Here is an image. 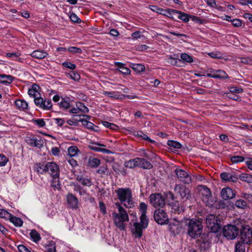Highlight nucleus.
<instances>
[{
  "label": "nucleus",
  "mask_w": 252,
  "mask_h": 252,
  "mask_svg": "<svg viewBox=\"0 0 252 252\" xmlns=\"http://www.w3.org/2000/svg\"><path fill=\"white\" fill-rule=\"evenodd\" d=\"M100 164V160L97 158L90 157L88 160V165L93 168L97 167Z\"/></svg>",
  "instance_id": "32"
},
{
  "label": "nucleus",
  "mask_w": 252,
  "mask_h": 252,
  "mask_svg": "<svg viewBox=\"0 0 252 252\" xmlns=\"http://www.w3.org/2000/svg\"><path fill=\"white\" fill-rule=\"evenodd\" d=\"M245 158L242 156H233L231 158V161L234 163H238L242 162L244 160Z\"/></svg>",
  "instance_id": "48"
},
{
  "label": "nucleus",
  "mask_w": 252,
  "mask_h": 252,
  "mask_svg": "<svg viewBox=\"0 0 252 252\" xmlns=\"http://www.w3.org/2000/svg\"><path fill=\"white\" fill-rule=\"evenodd\" d=\"M241 243L249 244L252 242V228L249 225H243L240 230Z\"/></svg>",
  "instance_id": "6"
},
{
  "label": "nucleus",
  "mask_w": 252,
  "mask_h": 252,
  "mask_svg": "<svg viewBox=\"0 0 252 252\" xmlns=\"http://www.w3.org/2000/svg\"><path fill=\"white\" fill-rule=\"evenodd\" d=\"M101 147H104L105 146L102 144H99L98 143H93L89 145V148L95 152H102L103 153L105 154H111L112 153V152L110 151L109 150L102 148Z\"/></svg>",
  "instance_id": "16"
},
{
  "label": "nucleus",
  "mask_w": 252,
  "mask_h": 252,
  "mask_svg": "<svg viewBox=\"0 0 252 252\" xmlns=\"http://www.w3.org/2000/svg\"><path fill=\"white\" fill-rule=\"evenodd\" d=\"M136 135L138 137H140L142 139L148 140L150 143H154L155 142L154 140L151 139L146 134H144L141 131H137Z\"/></svg>",
  "instance_id": "44"
},
{
  "label": "nucleus",
  "mask_w": 252,
  "mask_h": 252,
  "mask_svg": "<svg viewBox=\"0 0 252 252\" xmlns=\"http://www.w3.org/2000/svg\"><path fill=\"white\" fill-rule=\"evenodd\" d=\"M112 168L117 173H122L124 169L121 167L120 165L116 162H114L112 164Z\"/></svg>",
  "instance_id": "46"
},
{
  "label": "nucleus",
  "mask_w": 252,
  "mask_h": 252,
  "mask_svg": "<svg viewBox=\"0 0 252 252\" xmlns=\"http://www.w3.org/2000/svg\"><path fill=\"white\" fill-rule=\"evenodd\" d=\"M69 18L70 20L74 23H80L81 21V19L74 13H72L70 15Z\"/></svg>",
  "instance_id": "57"
},
{
  "label": "nucleus",
  "mask_w": 252,
  "mask_h": 252,
  "mask_svg": "<svg viewBox=\"0 0 252 252\" xmlns=\"http://www.w3.org/2000/svg\"><path fill=\"white\" fill-rule=\"evenodd\" d=\"M0 83L8 85L11 84L14 80V77L11 75H7L5 74H0Z\"/></svg>",
  "instance_id": "23"
},
{
  "label": "nucleus",
  "mask_w": 252,
  "mask_h": 252,
  "mask_svg": "<svg viewBox=\"0 0 252 252\" xmlns=\"http://www.w3.org/2000/svg\"><path fill=\"white\" fill-rule=\"evenodd\" d=\"M175 173L178 179L184 184H189L191 182L192 179L190 175L186 171L180 168H176Z\"/></svg>",
  "instance_id": "10"
},
{
  "label": "nucleus",
  "mask_w": 252,
  "mask_h": 252,
  "mask_svg": "<svg viewBox=\"0 0 252 252\" xmlns=\"http://www.w3.org/2000/svg\"><path fill=\"white\" fill-rule=\"evenodd\" d=\"M175 12L176 14L179 15L178 18L184 22L188 23L189 21L190 14H187L179 10Z\"/></svg>",
  "instance_id": "30"
},
{
  "label": "nucleus",
  "mask_w": 252,
  "mask_h": 252,
  "mask_svg": "<svg viewBox=\"0 0 252 252\" xmlns=\"http://www.w3.org/2000/svg\"><path fill=\"white\" fill-rule=\"evenodd\" d=\"M119 71L122 74L125 75H128L130 73V70L129 68L125 66V65L122 67H120V69H119Z\"/></svg>",
  "instance_id": "60"
},
{
  "label": "nucleus",
  "mask_w": 252,
  "mask_h": 252,
  "mask_svg": "<svg viewBox=\"0 0 252 252\" xmlns=\"http://www.w3.org/2000/svg\"><path fill=\"white\" fill-rule=\"evenodd\" d=\"M139 209L141 212V215L146 214L147 209V205L144 202H141L139 205Z\"/></svg>",
  "instance_id": "54"
},
{
  "label": "nucleus",
  "mask_w": 252,
  "mask_h": 252,
  "mask_svg": "<svg viewBox=\"0 0 252 252\" xmlns=\"http://www.w3.org/2000/svg\"><path fill=\"white\" fill-rule=\"evenodd\" d=\"M212 73H214L215 74V78L216 79H227L229 78L227 74L222 70L218 69V70H214L213 69H211L210 71Z\"/></svg>",
  "instance_id": "21"
},
{
  "label": "nucleus",
  "mask_w": 252,
  "mask_h": 252,
  "mask_svg": "<svg viewBox=\"0 0 252 252\" xmlns=\"http://www.w3.org/2000/svg\"><path fill=\"white\" fill-rule=\"evenodd\" d=\"M34 168L39 174H43L46 172V164L44 165L41 163H37L34 165Z\"/></svg>",
  "instance_id": "31"
},
{
  "label": "nucleus",
  "mask_w": 252,
  "mask_h": 252,
  "mask_svg": "<svg viewBox=\"0 0 252 252\" xmlns=\"http://www.w3.org/2000/svg\"><path fill=\"white\" fill-rule=\"evenodd\" d=\"M245 244L240 241H238L235 246V252H245Z\"/></svg>",
  "instance_id": "37"
},
{
  "label": "nucleus",
  "mask_w": 252,
  "mask_h": 252,
  "mask_svg": "<svg viewBox=\"0 0 252 252\" xmlns=\"http://www.w3.org/2000/svg\"><path fill=\"white\" fill-rule=\"evenodd\" d=\"M239 179L243 181L248 183L252 182V176L246 173H242L239 175Z\"/></svg>",
  "instance_id": "36"
},
{
  "label": "nucleus",
  "mask_w": 252,
  "mask_h": 252,
  "mask_svg": "<svg viewBox=\"0 0 252 252\" xmlns=\"http://www.w3.org/2000/svg\"><path fill=\"white\" fill-rule=\"evenodd\" d=\"M54 180L52 181V187L55 189H59L61 188V184L59 183L58 178H54Z\"/></svg>",
  "instance_id": "59"
},
{
  "label": "nucleus",
  "mask_w": 252,
  "mask_h": 252,
  "mask_svg": "<svg viewBox=\"0 0 252 252\" xmlns=\"http://www.w3.org/2000/svg\"><path fill=\"white\" fill-rule=\"evenodd\" d=\"M235 196V191L229 187L223 188L221 191V196L223 199H230L234 198Z\"/></svg>",
  "instance_id": "17"
},
{
  "label": "nucleus",
  "mask_w": 252,
  "mask_h": 252,
  "mask_svg": "<svg viewBox=\"0 0 252 252\" xmlns=\"http://www.w3.org/2000/svg\"><path fill=\"white\" fill-rule=\"evenodd\" d=\"M181 60H178V62H181L182 61L188 63H192L193 62L192 57L187 53H182L180 56Z\"/></svg>",
  "instance_id": "33"
},
{
  "label": "nucleus",
  "mask_w": 252,
  "mask_h": 252,
  "mask_svg": "<svg viewBox=\"0 0 252 252\" xmlns=\"http://www.w3.org/2000/svg\"><path fill=\"white\" fill-rule=\"evenodd\" d=\"M18 53H8L6 54V56L12 60H16L20 56Z\"/></svg>",
  "instance_id": "61"
},
{
  "label": "nucleus",
  "mask_w": 252,
  "mask_h": 252,
  "mask_svg": "<svg viewBox=\"0 0 252 252\" xmlns=\"http://www.w3.org/2000/svg\"><path fill=\"white\" fill-rule=\"evenodd\" d=\"M207 226L213 233L218 232L221 229L220 220L218 216L209 214L206 216Z\"/></svg>",
  "instance_id": "4"
},
{
  "label": "nucleus",
  "mask_w": 252,
  "mask_h": 252,
  "mask_svg": "<svg viewBox=\"0 0 252 252\" xmlns=\"http://www.w3.org/2000/svg\"><path fill=\"white\" fill-rule=\"evenodd\" d=\"M8 220H10L15 226L20 227L23 225V221L22 220L18 217H16L11 215V216L9 218Z\"/></svg>",
  "instance_id": "27"
},
{
  "label": "nucleus",
  "mask_w": 252,
  "mask_h": 252,
  "mask_svg": "<svg viewBox=\"0 0 252 252\" xmlns=\"http://www.w3.org/2000/svg\"><path fill=\"white\" fill-rule=\"evenodd\" d=\"M235 206L238 208L244 209L247 207V203L245 200L240 199L235 202Z\"/></svg>",
  "instance_id": "43"
},
{
  "label": "nucleus",
  "mask_w": 252,
  "mask_h": 252,
  "mask_svg": "<svg viewBox=\"0 0 252 252\" xmlns=\"http://www.w3.org/2000/svg\"><path fill=\"white\" fill-rule=\"evenodd\" d=\"M8 159L3 154H0V166H3L6 165Z\"/></svg>",
  "instance_id": "56"
},
{
  "label": "nucleus",
  "mask_w": 252,
  "mask_h": 252,
  "mask_svg": "<svg viewBox=\"0 0 252 252\" xmlns=\"http://www.w3.org/2000/svg\"><path fill=\"white\" fill-rule=\"evenodd\" d=\"M186 224L188 227V234L190 237L195 238L200 236L203 228L201 220L196 219L188 220Z\"/></svg>",
  "instance_id": "2"
},
{
  "label": "nucleus",
  "mask_w": 252,
  "mask_h": 252,
  "mask_svg": "<svg viewBox=\"0 0 252 252\" xmlns=\"http://www.w3.org/2000/svg\"><path fill=\"white\" fill-rule=\"evenodd\" d=\"M199 192L202 196V199L207 205H210V199L211 197V192L210 189L206 186L202 185L199 186Z\"/></svg>",
  "instance_id": "12"
},
{
  "label": "nucleus",
  "mask_w": 252,
  "mask_h": 252,
  "mask_svg": "<svg viewBox=\"0 0 252 252\" xmlns=\"http://www.w3.org/2000/svg\"><path fill=\"white\" fill-rule=\"evenodd\" d=\"M174 190L175 194L184 201H187L191 197L189 189L183 185H176L175 186Z\"/></svg>",
  "instance_id": "5"
},
{
  "label": "nucleus",
  "mask_w": 252,
  "mask_h": 252,
  "mask_svg": "<svg viewBox=\"0 0 252 252\" xmlns=\"http://www.w3.org/2000/svg\"><path fill=\"white\" fill-rule=\"evenodd\" d=\"M150 202L155 208H162L165 204L164 197L160 193L151 194Z\"/></svg>",
  "instance_id": "8"
},
{
  "label": "nucleus",
  "mask_w": 252,
  "mask_h": 252,
  "mask_svg": "<svg viewBox=\"0 0 252 252\" xmlns=\"http://www.w3.org/2000/svg\"><path fill=\"white\" fill-rule=\"evenodd\" d=\"M151 10L154 12H156L157 13L161 14L164 15L165 14L164 13L165 12V9H163L162 8H160L157 6H152V8H151Z\"/></svg>",
  "instance_id": "49"
},
{
  "label": "nucleus",
  "mask_w": 252,
  "mask_h": 252,
  "mask_svg": "<svg viewBox=\"0 0 252 252\" xmlns=\"http://www.w3.org/2000/svg\"><path fill=\"white\" fill-rule=\"evenodd\" d=\"M112 217L115 225L121 230H124L126 228L125 223L129 221L128 214L126 210L113 212L112 213Z\"/></svg>",
  "instance_id": "3"
},
{
  "label": "nucleus",
  "mask_w": 252,
  "mask_h": 252,
  "mask_svg": "<svg viewBox=\"0 0 252 252\" xmlns=\"http://www.w3.org/2000/svg\"><path fill=\"white\" fill-rule=\"evenodd\" d=\"M120 202L126 208H131L133 206L132 191L129 188H119L115 190Z\"/></svg>",
  "instance_id": "1"
},
{
  "label": "nucleus",
  "mask_w": 252,
  "mask_h": 252,
  "mask_svg": "<svg viewBox=\"0 0 252 252\" xmlns=\"http://www.w3.org/2000/svg\"><path fill=\"white\" fill-rule=\"evenodd\" d=\"M27 142L30 146L34 147L40 148L43 145L41 140H38L35 138L28 139Z\"/></svg>",
  "instance_id": "26"
},
{
  "label": "nucleus",
  "mask_w": 252,
  "mask_h": 252,
  "mask_svg": "<svg viewBox=\"0 0 252 252\" xmlns=\"http://www.w3.org/2000/svg\"><path fill=\"white\" fill-rule=\"evenodd\" d=\"M125 167L129 168H134L136 167V158L130 159L125 163Z\"/></svg>",
  "instance_id": "40"
},
{
  "label": "nucleus",
  "mask_w": 252,
  "mask_h": 252,
  "mask_svg": "<svg viewBox=\"0 0 252 252\" xmlns=\"http://www.w3.org/2000/svg\"><path fill=\"white\" fill-rule=\"evenodd\" d=\"M34 102L36 106L44 110H50L52 108L51 100L41 96L35 97Z\"/></svg>",
  "instance_id": "9"
},
{
  "label": "nucleus",
  "mask_w": 252,
  "mask_h": 252,
  "mask_svg": "<svg viewBox=\"0 0 252 252\" xmlns=\"http://www.w3.org/2000/svg\"><path fill=\"white\" fill-rule=\"evenodd\" d=\"M48 54L44 51L35 50L33 51L31 54V56L34 58L38 59H42L45 58Z\"/></svg>",
  "instance_id": "25"
},
{
  "label": "nucleus",
  "mask_w": 252,
  "mask_h": 252,
  "mask_svg": "<svg viewBox=\"0 0 252 252\" xmlns=\"http://www.w3.org/2000/svg\"><path fill=\"white\" fill-rule=\"evenodd\" d=\"M144 229L143 226L139 222H135L133 224V228H132L131 231L137 238H140L142 236V229Z\"/></svg>",
  "instance_id": "18"
},
{
  "label": "nucleus",
  "mask_w": 252,
  "mask_h": 252,
  "mask_svg": "<svg viewBox=\"0 0 252 252\" xmlns=\"http://www.w3.org/2000/svg\"><path fill=\"white\" fill-rule=\"evenodd\" d=\"M76 179L78 182L84 186L90 187L92 185L91 179L86 178L82 175H78Z\"/></svg>",
  "instance_id": "28"
},
{
  "label": "nucleus",
  "mask_w": 252,
  "mask_h": 252,
  "mask_svg": "<svg viewBox=\"0 0 252 252\" xmlns=\"http://www.w3.org/2000/svg\"><path fill=\"white\" fill-rule=\"evenodd\" d=\"M154 217L158 224L163 225L167 223L168 221V216L164 210L157 209L154 212Z\"/></svg>",
  "instance_id": "11"
},
{
  "label": "nucleus",
  "mask_w": 252,
  "mask_h": 252,
  "mask_svg": "<svg viewBox=\"0 0 252 252\" xmlns=\"http://www.w3.org/2000/svg\"><path fill=\"white\" fill-rule=\"evenodd\" d=\"M62 65L64 67L72 70L75 69L76 68V65L75 64L69 62H64L63 63Z\"/></svg>",
  "instance_id": "58"
},
{
  "label": "nucleus",
  "mask_w": 252,
  "mask_h": 252,
  "mask_svg": "<svg viewBox=\"0 0 252 252\" xmlns=\"http://www.w3.org/2000/svg\"><path fill=\"white\" fill-rule=\"evenodd\" d=\"M239 229L234 225L228 224L224 226L222 229L223 236L228 240L234 239L238 234Z\"/></svg>",
  "instance_id": "7"
},
{
  "label": "nucleus",
  "mask_w": 252,
  "mask_h": 252,
  "mask_svg": "<svg viewBox=\"0 0 252 252\" xmlns=\"http://www.w3.org/2000/svg\"><path fill=\"white\" fill-rule=\"evenodd\" d=\"M18 249L20 252H31V251L23 245L18 246Z\"/></svg>",
  "instance_id": "63"
},
{
  "label": "nucleus",
  "mask_w": 252,
  "mask_h": 252,
  "mask_svg": "<svg viewBox=\"0 0 252 252\" xmlns=\"http://www.w3.org/2000/svg\"><path fill=\"white\" fill-rule=\"evenodd\" d=\"M167 144L171 149H180L182 147L181 144L176 141L168 140Z\"/></svg>",
  "instance_id": "38"
},
{
  "label": "nucleus",
  "mask_w": 252,
  "mask_h": 252,
  "mask_svg": "<svg viewBox=\"0 0 252 252\" xmlns=\"http://www.w3.org/2000/svg\"><path fill=\"white\" fill-rule=\"evenodd\" d=\"M42 250L45 252H56V245L53 241L48 242L47 244L42 245Z\"/></svg>",
  "instance_id": "22"
},
{
  "label": "nucleus",
  "mask_w": 252,
  "mask_h": 252,
  "mask_svg": "<svg viewBox=\"0 0 252 252\" xmlns=\"http://www.w3.org/2000/svg\"><path fill=\"white\" fill-rule=\"evenodd\" d=\"M170 229L173 231L175 232L176 230H178V229L180 227L181 224L180 222L177 220H174L172 221H171L169 223Z\"/></svg>",
  "instance_id": "34"
},
{
  "label": "nucleus",
  "mask_w": 252,
  "mask_h": 252,
  "mask_svg": "<svg viewBox=\"0 0 252 252\" xmlns=\"http://www.w3.org/2000/svg\"><path fill=\"white\" fill-rule=\"evenodd\" d=\"M102 124L106 127L109 128L113 130H117L118 126L114 124L110 123L106 121H102Z\"/></svg>",
  "instance_id": "45"
},
{
  "label": "nucleus",
  "mask_w": 252,
  "mask_h": 252,
  "mask_svg": "<svg viewBox=\"0 0 252 252\" xmlns=\"http://www.w3.org/2000/svg\"><path fill=\"white\" fill-rule=\"evenodd\" d=\"M178 11L177 10L173 9H165V14H164V16H167L169 17L171 19H173V17L171 16L172 14H176L175 12Z\"/></svg>",
  "instance_id": "51"
},
{
  "label": "nucleus",
  "mask_w": 252,
  "mask_h": 252,
  "mask_svg": "<svg viewBox=\"0 0 252 252\" xmlns=\"http://www.w3.org/2000/svg\"><path fill=\"white\" fill-rule=\"evenodd\" d=\"M131 67L134 70H135L138 72H143L145 70V67L144 65L141 64H138V63L132 64Z\"/></svg>",
  "instance_id": "41"
},
{
  "label": "nucleus",
  "mask_w": 252,
  "mask_h": 252,
  "mask_svg": "<svg viewBox=\"0 0 252 252\" xmlns=\"http://www.w3.org/2000/svg\"><path fill=\"white\" fill-rule=\"evenodd\" d=\"M34 124L39 127H43L45 126V122L43 119H37L33 120Z\"/></svg>",
  "instance_id": "50"
},
{
  "label": "nucleus",
  "mask_w": 252,
  "mask_h": 252,
  "mask_svg": "<svg viewBox=\"0 0 252 252\" xmlns=\"http://www.w3.org/2000/svg\"><path fill=\"white\" fill-rule=\"evenodd\" d=\"M30 235L32 241L36 243L38 242L41 239L40 234L35 229H32L31 230L30 233Z\"/></svg>",
  "instance_id": "29"
},
{
  "label": "nucleus",
  "mask_w": 252,
  "mask_h": 252,
  "mask_svg": "<svg viewBox=\"0 0 252 252\" xmlns=\"http://www.w3.org/2000/svg\"><path fill=\"white\" fill-rule=\"evenodd\" d=\"M67 159L69 163L72 166L75 167L77 165V162L73 158L67 157Z\"/></svg>",
  "instance_id": "64"
},
{
  "label": "nucleus",
  "mask_w": 252,
  "mask_h": 252,
  "mask_svg": "<svg viewBox=\"0 0 252 252\" xmlns=\"http://www.w3.org/2000/svg\"><path fill=\"white\" fill-rule=\"evenodd\" d=\"M11 214L8 212L4 209H0V218H4L8 220L9 218L11 216Z\"/></svg>",
  "instance_id": "47"
},
{
  "label": "nucleus",
  "mask_w": 252,
  "mask_h": 252,
  "mask_svg": "<svg viewBox=\"0 0 252 252\" xmlns=\"http://www.w3.org/2000/svg\"><path fill=\"white\" fill-rule=\"evenodd\" d=\"M67 76L75 81H78L80 79V75L74 71H70L67 74Z\"/></svg>",
  "instance_id": "42"
},
{
  "label": "nucleus",
  "mask_w": 252,
  "mask_h": 252,
  "mask_svg": "<svg viewBox=\"0 0 252 252\" xmlns=\"http://www.w3.org/2000/svg\"><path fill=\"white\" fill-rule=\"evenodd\" d=\"M67 50L69 52H70L72 53H73V54H75V53L81 54L82 52V50L81 48H78L76 47H74V46L69 47L67 49Z\"/></svg>",
  "instance_id": "52"
},
{
  "label": "nucleus",
  "mask_w": 252,
  "mask_h": 252,
  "mask_svg": "<svg viewBox=\"0 0 252 252\" xmlns=\"http://www.w3.org/2000/svg\"><path fill=\"white\" fill-rule=\"evenodd\" d=\"M232 24L235 27H239L242 25V22L239 19H234L231 21Z\"/></svg>",
  "instance_id": "62"
},
{
  "label": "nucleus",
  "mask_w": 252,
  "mask_h": 252,
  "mask_svg": "<svg viewBox=\"0 0 252 252\" xmlns=\"http://www.w3.org/2000/svg\"><path fill=\"white\" fill-rule=\"evenodd\" d=\"M148 219L146 214L141 215L140 216V224L143 228H146L148 225Z\"/></svg>",
  "instance_id": "39"
},
{
  "label": "nucleus",
  "mask_w": 252,
  "mask_h": 252,
  "mask_svg": "<svg viewBox=\"0 0 252 252\" xmlns=\"http://www.w3.org/2000/svg\"><path fill=\"white\" fill-rule=\"evenodd\" d=\"M46 172H48L53 178H58L60 171L59 166L54 162L46 163Z\"/></svg>",
  "instance_id": "13"
},
{
  "label": "nucleus",
  "mask_w": 252,
  "mask_h": 252,
  "mask_svg": "<svg viewBox=\"0 0 252 252\" xmlns=\"http://www.w3.org/2000/svg\"><path fill=\"white\" fill-rule=\"evenodd\" d=\"M136 167L145 169H151L153 166L151 162L143 158H136Z\"/></svg>",
  "instance_id": "15"
},
{
  "label": "nucleus",
  "mask_w": 252,
  "mask_h": 252,
  "mask_svg": "<svg viewBox=\"0 0 252 252\" xmlns=\"http://www.w3.org/2000/svg\"><path fill=\"white\" fill-rule=\"evenodd\" d=\"M60 106L62 108L68 109L70 107V104L68 100L63 99L60 103Z\"/></svg>",
  "instance_id": "55"
},
{
  "label": "nucleus",
  "mask_w": 252,
  "mask_h": 252,
  "mask_svg": "<svg viewBox=\"0 0 252 252\" xmlns=\"http://www.w3.org/2000/svg\"><path fill=\"white\" fill-rule=\"evenodd\" d=\"M66 200L68 206L71 209H76L78 207V199L72 194L69 193L66 195Z\"/></svg>",
  "instance_id": "14"
},
{
  "label": "nucleus",
  "mask_w": 252,
  "mask_h": 252,
  "mask_svg": "<svg viewBox=\"0 0 252 252\" xmlns=\"http://www.w3.org/2000/svg\"><path fill=\"white\" fill-rule=\"evenodd\" d=\"M68 153V157L73 158L77 156L81 152L79 149L75 146L69 147L67 149Z\"/></svg>",
  "instance_id": "24"
},
{
  "label": "nucleus",
  "mask_w": 252,
  "mask_h": 252,
  "mask_svg": "<svg viewBox=\"0 0 252 252\" xmlns=\"http://www.w3.org/2000/svg\"><path fill=\"white\" fill-rule=\"evenodd\" d=\"M76 106L78 108L79 112H82L83 113H87L89 112V109L88 107L81 102H77L76 103Z\"/></svg>",
  "instance_id": "35"
},
{
  "label": "nucleus",
  "mask_w": 252,
  "mask_h": 252,
  "mask_svg": "<svg viewBox=\"0 0 252 252\" xmlns=\"http://www.w3.org/2000/svg\"><path fill=\"white\" fill-rule=\"evenodd\" d=\"M15 104L18 109L26 111L28 109V104L23 99H17L15 101Z\"/></svg>",
  "instance_id": "20"
},
{
  "label": "nucleus",
  "mask_w": 252,
  "mask_h": 252,
  "mask_svg": "<svg viewBox=\"0 0 252 252\" xmlns=\"http://www.w3.org/2000/svg\"><path fill=\"white\" fill-rule=\"evenodd\" d=\"M229 90L231 93H241L243 92V89L240 87L235 86H231L229 88Z\"/></svg>",
  "instance_id": "53"
},
{
  "label": "nucleus",
  "mask_w": 252,
  "mask_h": 252,
  "mask_svg": "<svg viewBox=\"0 0 252 252\" xmlns=\"http://www.w3.org/2000/svg\"><path fill=\"white\" fill-rule=\"evenodd\" d=\"M220 178L222 180L226 182H235L238 179L237 175L227 172H223L221 173Z\"/></svg>",
  "instance_id": "19"
}]
</instances>
